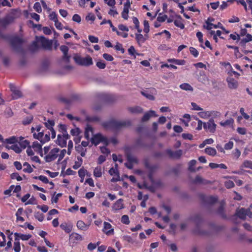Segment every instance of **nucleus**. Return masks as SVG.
I'll return each mask as SVG.
<instances>
[{"instance_id":"f257e3e1","label":"nucleus","mask_w":252,"mask_h":252,"mask_svg":"<svg viewBox=\"0 0 252 252\" xmlns=\"http://www.w3.org/2000/svg\"><path fill=\"white\" fill-rule=\"evenodd\" d=\"M73 59L75 63L80 65L88 66L93 64L92 58L89 55L86 57H82L80 56L75 55Z\"/></svg>"},{"instance_id":"f03ea898","label":"nucleus","mask_w":252,"mask_h":252,"mask_svg":"<svg viewBox=\"0 0 252 252\" xmlns=\"http://www.w3.org/2000/svg\"><path fill=\"white\" fill-rule=\"evenodd\" d=\"M130 125L129 121L112 120L108 122L107 126L113 129L118 130Z\"/></svg>"},{"instance_id":"7ed1b4c3","label":"nucleus","mask_w":252,"mask_h":252,"mask_svg":"<svg viewBox=\"0 0 252 252\" xmlns=\"http://www.w3.org/2000/svg\"><path fill=\"white\" fill-rule=\"evenodd\" d=\"M16 14V11L14 9L12 10L11 11L3 18L0 19V24L3 27H6L11 24L17 18Z\"/></svg>"},{"instance_id":"20e7f679","label":"nucleus","mask_w":252,"mask_h":252,"mask_svg":"<svg viewBox=\"0 0 252 252\" xmlns=\"http://www.w3.org/2000/svg\"><path fill=\"white\" fill-rule=\"evenodd\" d=\"M91 141L92 144L95 145H97L100 143H103L106 146L109 144L108 139L100 133L94 135L91 138Z\"/></svg>"},{"instance_id":"39448f33","label":"nucleus","mask_w":252,"mask_h":252,"mask_svg":"<svg viewBox=\"0 0 252 252\" xmlns=\"http://www.w3.org/2000/svg\"><path fill=\"white\" fill-rule=\"evenodd\" d=\"M247 216H248L250 218H252V213L250 209L241 208L236 210L235 215L233 216V219L237 217L242 220H245Z\"/></svg>"},{"instance_id":"423d86ee","label":"nucleus","mask_w":252,"mask_h":252,"mask_svg":"<svg viewBox=\"0 0 252 252\" xmlns=\"http://www.w3.org/2000/svg\"><path fill=\"white\" fill-rule=\"evenodd\" d=\"M22 39L18 37H13L10 39V44L13 49L16 52H20L22 50Z\"/></svg>"},{"instance_id":"0eeeda50","label":"nucleus","mask_w":252,"mask_h":252,"mask_svg":"<svg viewBox=\"0 0 252 252\" xmlns=\"http://www.w3.org/2000/svg\"><path fill=\"white\" fill-rule=\"evenodd\" d=\"M70 136L67 133L60 134L58 135L57 144L62 148L66 147L67 140L69 138Z\"/></svg>"},{"instance_id":"6e6552de","label":"nucleus","mask_w":252,"mask_h":252,"mask_svg":"<svg viewBox=\"0 0 252 252\" xmlns=\"http://www.w3.org/2000/svg\"><path fill=\"white\" fill-rule=\"evenodd\" d=\"M217 125L214 120L210 119L207 123H204L203 128L206 130H208L211 133H214L216 130Z\"/></svg>"},{"instance_id":"1a4fd4ad","label":"nucleus","mask_w":252,"mask_h":252,"mask_svg":"<svg viewBox=\"0 0 252 252\" xmlns=\"http://www.w3.org/2000/svg\"><path fill=\"white\" fill-rule=\"evenodd\" d=\"M60 151V149L57 148L52 149L45 157L46 161L49 162L56 159L58 157V153Z\"/></svg>"},{"instance_id":"9d476101","label":"nucleus","mask_w":252,"mask_h":252,"mask_svg":"<svg viewBox=\"0 0 252 252\" xmlns=\"http://www.w3.org/2000/svg\"><path fill=\"white\" fill-rule=\"evenodd\" d=\"M166 153L168 155L169 157L174 159H179L183 155V151L178 150L176 151H173L171 149H167Z\"/></svg>"},{"instance_id":"9b49d317","label":"nucleus","mask_w":252,"mask_h":252,"mask_svg":"<svg viewBox=\"0 0 252 252\" xmlns=\"http://www.w3.org/2000/svg\"><path fill=\"white\" fill-rule=\"evenodd\" d=\"M228 74L229 76L226 79L228 87L231 89H237L238 86V83L237 81L232 77V74H231V73L228 72Z\"/></svg>"},{"instance_id":"f8f14e48","label":"nucleus","mask_w":252,"mask_h":252,"mask_svg":"<svg viewBox=\"0 0 252 252\" xmlns=\"http://www.w3.org/2000/svg\"><path fill=\"white\" fill-rule=\"evenodd\" d=\"M9 87L12 92L11 95L13 99H17L22 96L21 91L17 89L15 86L12 84H10Z\"/></svg>"},{"instance_id":"ddd939ff","label":"nucleus","mask_w":252,"mask_h":252,"mask_svg":"<svg viewBox=\"0 0 252 252\" xmlns=\"http://www.w3.org/2000/svg\"><path fill=\"white\" fill-rule=\"evenodd\" d=\"M83 237L79 234L72 232L69 235V242L73 244H76L77 242L83 240Z\"/></svg>"},{"instance_id":"4468645a","label":"nucleus","mask_w":252,"mask_h":252,"mask_svg":"<svg viewBox=\"0 0 252 252\" xmlns=\"http://www.w3.org/2000/svg\"><path fill=\"white\" fill-rule=\"evenodd\" d=\"M39 42H40L42 46L47 49H50L52 47V42L47 39L45 37L41 36L39 38Z\"/></svg>"},{"instance_id":"2eb2a0df","label":"nucleus","mask_w":252,"mask_h":252,"mask_svg":"<svg viewBox=\"0 0 252 252\" xmlns=\"http://www.w3.org/2000/svg\"><path fill=\"white\" fill-rule=\"evenodd\" d=\"M76 226L79 230L86 231L89 229L90 224L85 223L83 220H79L77 221Z\"/></svg>"},{"instance_id":"dca6fc26","label":"nucleus","mask_w":252,"mask_h":252,"mask_svg":"<svg viewBox=\"0 0 252 252\" xmlns=\"http://www.w3.org/2000/svg\"><path fill=\"white\" fill-rule=\"evenodd\" d=\"M157 117L158 115L156 114V112L153 110H150L149 112L146 113L142 118V122L147 121L150 119L151 117Z\"/></svg>"},{"instance_id":"f3484780","label":"nucleus","mask_w":252,"mask_h":252,"mask_svg":"<svg viewBox=\"0 0 252 252\" xmlns=\"http://www.w3.org/2000/svg\"><path fill=\"white\" fill-rule=\"evenodd\" d=\"M202 199L207 204H214L217 201V198L212 196H205L202 195Z\"/></svg>"},{"instance_id":"a211bd4d","label":"nucleus","mask_w":252,"mask_h":252,"mask_svg":"<svg viewBox=\"0 0 252 252\" xmlns=\"http://www.w3.org/2000/svg\"><path fill=\"white\" fill-rule=\"evenodd\" d=\"M112 225L109 222L105 221L104 222L103 231L107 235L113 233L114 229L111 228Z\"/></svg>"},{"instance_id":"6ab92c4d","label":"nucleus","mask_w":252,"mask_h":252,"mask_svg":"<svg viewBox=\"0 0 252 252\" xmlns=\"http://www.w3.org/2000/svg\"><path fill=\"white\" fill-rule=\"evenodd\" d=\"M148 38V35L146 34L144 36H143L141 33H136L135 34V39L138 44L143 43L146 39Z\"/></svg>"},{"instance_id":"aec40b11","label":"nucleus","mask_w":252,"mask_h":252,"mask_svg":"<svg viewBox=\"0 0 252 252\" xmlns=\"http://www.w3.org/2000/svg\"><path fill=\"white\" fill-rule=\"evenodd\" d=\"M93 134V127L89 125H87L86 127L85 128V137L87 140H89L90 139V136L91 135H92Z\"/></svg>"},{"instance_id":"412c9836","label":"nucleus","mask_w":252,"mask_h":252,"mask_svg":"<svg viewBox=\"0 0 252 252\" xmlns=\"http://www.w3.org/2000/svg\"><path fill=\"white\" fill-rule=\"evenodd\" d=\"M126 159L127 161L134 163H138V159L137 158L129 153L128 151L126 152Z\"/></svg>"},{"instance_id":"4be33fe9","label":"nucleus","mask_w":252,"mask_h":252,"mask_svg":"<svg viewBox=\"0 0 252 252\" xmlns=\"http://www.w3.org/2000/svg\"><path fill=\"white\" fill-rule=\"evenodd\" d=\"M75 149L76 151L78 154H80L81 157H84L85 156L87 152L86 148H84L82 146L78 145L75 146Z\"/></svg>"},{"instance_id":"5701e85b","label":"nucleus","mask_w":252,"mask_h":252,"mask_svg":"<svg viewBox=\"0 0 252 252\" xmlns=\"http://www.w3.org/2000/svg\"><path fill=\"white\" fill-rule=\"evenodd\" d=\"M234 123V119L232 118H230L224 122H220V124L221 126L223 127L232 126H233Z\"/></svg>"},{"instance_id":"b1692460","label":"nucleus","mask_w":252,"mask_h":252,"mask_svg":"<svg viewBox=\"0 0 252 252\" xmlns=\"http://www.w3.org/2000/svg\"><path fill=\"white\" fill-rule=\"evenodd\" d=\"M122 201L123 200L122 199L118 200L113 206V209L117 211L124 208Z\"/></svg>"},{"instance_id":"393cba45","label":"nucleus","mask_w":252,"mask_h":252,"mask_svg":"<svg viewBox=\"0 0 252 252\" xmlns=\"http://www.w3.org/2000/svg\"><path fill=\"white\" fill-rule=\"evenodd\" d=\"M193 183L194 184H207L210 183L209 181L204 180L202 177L199 176H197L194 181Z\"/></svg>"},{"instance_id":"a878e982","label":"nucleus","mask_w":252,"mask_h":252,"mask_svg":"<svg viewBox=\"0 0 252 252\" xmlns=\"http://www.w3.org/2000/svg\"><path fill=\"white\" fill-rule=\"evenodd\" d=\"M210 117H211L210 119H217L220 117L221 116V114L220 112L218 111L212 110L210 111Z\"/></svg>"},{"instance_id":"bb28decb","label":"nucleus","mask_w":252,"mask_h":252,"mask_svg":"<svg viewBox=\"0 0 252 252\" xmlns=\"http://www.w3.org/2000/svg\"><path fill=\"white\" fill-rule=\"evenodd\" d=\"M205 152L209 156H214L217 154L216 149L211 147H208L205 149Z\"/></svg>"},{"instance_id":"cd10ccee","label":"nucleus","mask_w":252,"mask_h":252,"mask_svg":"<svg viewBox=\"0 0 252 252\" xmlns=\"http://www.w3.org/2000/svg\"><path fill=\"white\" fill-rule=\"evenodd\" d=\"M60 227L63 230L67 233H70L72 230V226L68 225L66 223H62L60 225Z\"/></svg>"},{"instance_id":"c85d7f7f","label":"nucleus","mask_w":252,"mask_h":252,"mask_svg":"<svg viewBox=\"0 0 252 252\" xmlns=\"http://www.w3.org/2000/svg\"><path fill=\"white\" fill-rule=\"evenodd\" d=\"M168 62L177 65H184L186 63V61L184 60H178L176 59H168Z\"/></svg>"},{"instance_id":"c756f323","label":"nucleus","mask_w":252,"mask_h":252,"mask_svg":"<svg viewBox=\"0 0 252 252\" xmlns=\"http://www.w3.org/2000/svg\"><path fill=\"white\" fill-rule=\"evenodd\" d=\"M241 168H247L252 169V161L249 160H245L240 166Z\"/></svg>"},{"instance_id":"7c9ffc66","label":"nucleus","mask_w":252,"mask_h":252,"mask_svg":"<svg viewBox=\"0 0 252 252\" xmlns=\"http://www.w3.org/2000/svg\"><path fill=\"white\" fill-rule=\"evenodd\" d=\"M94 175L96 178H99L102 176V169L100 166L96 167L94 170Z\"/></svg>"},{"instance_id":"2f4dec72","label":"nucleus","mask_w":252,"mask_h":252,"mask_svg":"<svg viewBox=\"0 0 252 252\" xmlns=\"http://www.w3.org/2000/svg\"><path fill=\"white\" fill-rule=\"evenodd\" d=\"M23 166L25 167L23 169V171L24 172L31 173L33 172V169L32 168L31 165L29 163L27 162H24L23 164Z\"/></svg>"},{"instance_id":"473e14b6","label":"nucleus","mask_w":252,"mask_h":252,"mask_svg":"<svg viewBox=\"0 0 252 252\" xmlns=\"http://www.w3.org/2000/svg\"><path fill=\"white\" fill-rule=\"evenodd\" d=\"M32 147L36 152H40L42 151V145L37 141L33 142Z\"/></svg>"},{"instance_id":"72a5a7b5","label":"nucleus","mask_w":252,"mask_h":252,"mask_svg":"<svg viewBox=\"0 0 252 252\" xmlns=\"http://www.w3.org/2000/svg\"><path fill=\"white\" fill-rule=\"evenodd\" d=\"M82 163H83L82 158L80 157H78L77 158V160L75 161V164L73 166V169H77L79 168L82 164Z\"/></svg>"},{"instance_id":"f704fd0d","label":"nucleus","mask_w":252,"mask_h":252,"mask_svg":"<svg viewBox=\"0 0 252 252\" xmlns=\"http://www.w3.org/2000/svg\"><path fill=\"white\" fill-rule=\"evenodd\" d=\"M180 88L185 91H193V88L188 83H183L180 85Z\"/></svg>"},{"instance_id":"c9c22d12","label":"nucleus","mask_w":252,"mask_h":252,"mask_svg":"<svg viewBox=\"0 0 252 252\" xmlns=\"http://www.w3.org/2000/svg\"><path fill=\"white\" fill-rule=\"evenodd\" d=\"M128 110L132 113H140L143 111L142 109L139 106L130 107L128 108Z\"/></svg>"},{"instance_id":"e433bc0d","label":"nucleus","mask_w":252,"mask_h":252,"mask_svg":"<svg viewBox=\"0 0 252 252\" xmlns=\"http://www.w3.org/2000/svg\"><path fill=\"white\" fill-rule=\"evenodd\" d=\"M18 137H17L16 136H12L10 137L9 138H7L5 139L4 141H3V142H5L8 144H14L16 142L18 141Z\"/></svg>"},{"instance_id":"4c0bfd02","label":"nucleus","mask_w":252,"mask_h":252,"mask_svg":"<svg viewBox=\"0 0 252 252\" xmlns=\"http://www.w3.org/2000/svg\"><path fill=\"white\" fill-rule=\"evenodd\" d=\"M210 111H201L198 113V115L202 119H207L210 117Z\"/></svg>"},{"instance_id":"58836bf2","label":"nucleus","mask_w":252,"mask_h":252,"mask_svg":"<svg viewBox=\"0 0 252 252\" xmlns=\"http://www.w3.org/2000/svg\"><path fill=\"white\" fill-rule=\"evenodd\" d=\"M6 148L8 149H12L16 153H20L22 151V149L20 147L17 145H13L11 146H6Z\"/></svg>"},{"instance_id":"ea45409f","label":"nucleus","mask_w":252,"mask_h":252,"mask_svg":"<svg viewBox=\"0 0 252 252\" xmlns=\"http://www.w3.org/2000/svg\"><path fill=\"white\" fill-rule=\"evenodd\" d=\"M180 18H181L180 16H179ZM175 25L180 28L181 29H183L185 28V26L184 24L183 23L182 21L181 18H180L179 19L175 20L174 22Z\"/></svg>"},{"instance_id":"a19ab883","label":"nucleus","mask_w":252,"mask_h":252,"mask_svg":"<svg viewBox=\"0 0 252 252\" xmlns=\"http://www.w3.org/2000/svg\"><path fill=\"white\" fill-rule=\"evenodd\" d=\"M19 138H20V141H21L20 145H21V149L22 148L25 149L29 146L30 143L28 140H25L22 141L21 140L23 139V138L22 137H19Z\"/></svg>"},{"instance_id":"79ce46f5","label":"nucleus","mask_w":252,"mask_h":252,"mask_svg":"<svg viewBox=\"0 0 252 252\" xmlns=\"http://www.w3.org/2000/svg\"><path fill=\"white\" fill-rule=\"evenodd\" d=\"M196 161L195 159L191 160L189 163V170L191 172H194L193 166L195 165Z\"/></svg>"},{"instance_id":"37998d69","label":"nucleus","mask_w":252,"mask_h":252,"mask_svg":"<svg viewBox=\"0 0 252 252\" xmlns=\"http://www.w3.org/2000/svg\"><path fill=\"white\" fill-rule=\"evenodd\" d=\"M129 8L124 7L123 11L122 12V17L125 20H127L128 17Z\"/></svg>"},{"instance_id":"c03bdc74","label":"nucleus","mask_w":252,"mask_h":252,"mask_svg":"<svg viewBox=\"0 0 252 252\" xmlns=\"http://www.w3.org/2000/svg\"><path fill=\"white\" fill-rule=\"evenodd\" d=\"M141 93L143 96L149 100H154L155 99V97L147 92L142 91Z\"/></svg>"},{"instance_id":"a18cd8bd","label":"nucleus","mask_w":252,"mask_h":252,"mask_svg":"<svg viewBox=\"0 0 252 252\" xmlns=\"http://www.w3.org/2000/svg\"><path fill=\"white\" fill-rule=\"evenodd\" d=\"M32 120H33V116H28V117H26V118H25L23 120L22 123L24 125H29L30 123H31Z\"/></svg>"},{"instance_id":"49530a36","label":"nucleus","mask_w":252,"mask_h":252,"mask_svg":"<svg viewBox=\"0 0 252 252\" xmlns=\"http://www.w3.org/2000/svg\"><path fill=\"white\" fill-rule=\"evenodd\" d=\"M121 222L125 224H128L130 223L128 216L126 215L122 216Z\"/></svg>"},{"instance_id":"de8ad7c7","label":"nucleus","mask_w":252,"mask_h":252,"mask_svg":"<svg viewBox=\"0 0 252 252\" xmlns=\"http://www.w3.org/2000/svg\"><path fill=\"white\" fill-rule=\"evenodd\" d=\"M143 24H144L143 31L144 32H145L147 34V33L150 31L149 22L147 20H144V22H143Z\"/></svg>"},{"instance_id":"09e8293b","label":"nucleus","mask_w":252,"mask_h":252,"mask_svg":"<svg viewBox=\"0 0 252 252\" xmlns=\"http://www.w3.org/2000/svg\"><path fill=\"white\" fill-rule=\"evenodd\" d=\"M33 8L38 13H41L42 11L41 6L38 2H36L34 4Z\"/></svg>"},{"instance_id":"8fccbe9b","label":"nucleus","mask_w":252,"mask_h":252,"mask_svg":"<svg viewBox=\"0 0 252 252\" xmlns=\"http://www.w3.org/2000/svg\"><path fill=\"white\" fill-rule=\"evenodd\" d=\"M10 177L12 179H16L18 181H20L22 180V177L17 172L12 173Z\"/></svg>"},{"instance_id":"3c124183","label":"nucleus","mask_w":252,"mask_h":252,"mask_svg":"<svg viewBox=\"0 0 252 252\" xmlns=\"http://www.w3.org/2000/svg\"><path fill=\"white\" fill-rule=\"evenodd\" d=\"M14 251L15 252H20L21 250L20 243L19 241H15L14 243Z\"/></svg>"},{"instance_id":"603ef678","label":"nucleus","mask_w":252,"mask_h":252,"mask_svg":"<svg viewBox=\"0 0 252 252\" xmlns=\"http://www.w3.org/2000/svg\"><path fill=\"white\" fill-rule=\"evenodd\" d=\"M224 186L227 189H230L234 187V183L232 181L227 180L224 182Z\"/></svg>"},{"instance_id":"864d4df0","label":"nucleus","mask_w":252,"mask_h":252,"mask_svg":"<svg viewBox=\"0 0 252 252\" xmlns=\"http://www.w3.org/2000/svg\"><path fill=\"white\" fill-rule=\"evenodd\" d=\"M167 16L166 15H162L161 13H160L158 17H157V21L159 22H163L165 21L167 19Z\"/></svg>"},{"instance_id":"5fc2aeb1","label":"nucleus","mask_w":252,"mask_h":252,"mask_svg":"<svg viewBox=\"0 0 252 252\" xmlns=\"http://www.w3.org/2000/svg\"><path fill=\"white\" fill-rule=\"evenodd\" d=\"M117 167H118V164H115V168H113V167L110 168V169L109 171V173L111 175H118V171L117 169Z\"/></svg>"},{"instance_id":"6e6d98bb","label":"nucleus","mask_w":252,"mask_h":252,"mask_svg":"<svg viewBox=\"0 0 252 252\" xmlns=\"http://www.w3.org/2000/svg\"><path fill=\"white\" fill-rule=\"evenodd\" d=\"M234 0H228L227 1H223L222 4L220 6V8L221 10H223L224 9L226 8L228 6V3H229V2L231 3L232 2L234 1Z\"/></svg>"},{"instance_id":"4d7b16f0","label":"nucleus","mask_w":252,"mask_h":252,"mask_svg":"<svg viewBox=\"0 0 252 252\" xmlns=\"http://www.w3.org/2000/svg\"><path fill=\"white\" fill-rule=\"evenodd\" d=\"M34 217L39 221H42L44 220V215L40 212H37L35 213Z\"/></svg>"},{"instance_id":"13d9d810","label":"nucleus","mask_w":252,"mask_h":252,"mask_svg":"<svg viewBox=\"0 0 252 252\" xmlns=\"http://www.w3.org/2000/svg\"><path fill=\"white\" fill-rule=\"evenodd\" d=\"M66 153V150L65 149H63L60 151V153H58V161H60L64 157L65 154Z\"/></svg>"},{"instance_id":"bf43d9fd","label":"nucleus","mask_w":252,"mask_h":252,"mask_svg":"<svg viewBox=\"0 0 252 252\" xmlns=\"http://www.w3.org/2000/svg\"><path fill=\"white\" fill-rule=\"evenodd\" d=\"M73 144L72 141L71 140H69L68 141V148H67V153L68 155H71V151L73 149Z\"/></svg>"},{"instance_id":"052dcab7","label":"nucleus","mask_w":252,"mask_h":252,"mask_svg":"<svg viewBox=\"0 0 252 252\" xmlns=\"http://www.w3.org/2000/svg\"><path fill=\"white\" fill-rule=\"evenodd\" d=\"M115 49L117 51H120L122 53L125 52V49L123 48L122 44L120 43H117Z\"/></svg>"},{"instance_id":"680f3d73","label":"nucleus","mask_w":252,"mask_h":252,"mask_svg":"<svg viewBox=\"0 0 252 252\" xmlns=\"http://www.w3.org/2000/svg\"><path fill=\"white\" fill-rule=\"evenodd\" d=\"M189 51L190 53L194 57H197L198 56V52L197 50L194 47H190Z\"/></svg>"},{"instance_id":"e2e57ef3","label":"nucleus","mask_w":252,"mask_h":252,"mask_svg":"<svg viewBox=\"0 0 252 252\" xmlns=\"http://www.w3.org/2000/svg\"><path fill=\"white\" fill-rule=\"evenodd\" d=\"M45 124L46 126L49 129L53 128V126L55 125V123L52 120H48Z\"/></svg>"},{"instance_id":"0e129e2a","label":"nucleus","mask_w":252,"mask_h":252,"mask_svg":"<svg viewBox=\"0 0 252 252\" xmlns=\"http://www.w3.org/2000/svg\"><path fill=\"white\" fill-rule=\"evenodd\" d=\"M33 137L35 139H37L41 141V140H43L42 139V137L44 135V134L42 132H38V133L36 134L35 133H34L33 134Z\"/></svg>"},{"instance_id":"69168bd1","label":"nucleus","mask_w":252,"mask_h":252,"mask_svg":"<svg viewBox=\"0 0 252 252\" xmlns=\"http://www.w3.org/2000/svg\"><path fill=\"white\" fill-rule=\"evenodd\" d=\"M49 18L51 20L54 21V22L57 21L58 19L57 15L55 12H52L49 15Z\"/></svg>"},{"instance_id":"338daca9","label":"nucleus","mask_w":252,"mask_h":252,"mask_svg":"<svg viewBox=\"0 0 252 252\" xmlns=\"http://www.w3.org/2000/svg\"><path fill=\"white\" fill-rule=\"evenodd\" d=\"M191 105L192 106V109L194 110H196V111H202L203 109L202 108H201L200 107H199L196 103H195V102H191Z\"/></svg>"},{"instance_id":"774afa93","label":"nucleus","mask_w":252,"mask_h":252,"mask_svg":"<svg viewBox=\"0 0 252 252\" xmlns=\"http://www.w3.org/2000/svg\"><path fill=\"white\" fill-rule=\"evenodd\" d=\"M31 50L34 52L37 50L38 49V46L37 45L36 41H33L32 43V44L31 46Z\"/></svg>"}]
</instances>
